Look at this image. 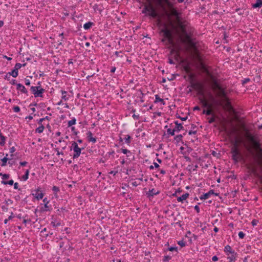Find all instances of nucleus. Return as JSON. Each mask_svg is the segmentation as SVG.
<instances>
[{
	"instance_id": "35",
	"label": "nucleus",
	"mask_w": 262,
	"mask_h": 262,
	"mask_svg": "<svg viewBox=\"0 0 262 262\" xmlns=\"http://www.w3.org/2000/svg\"><path fill=\"white\" fill-rule=\"evenodd\" d=\"M29 171V170H27L25 174L22 177V179L24 181H26L28 179Z\"/></svg>"
},
{
	"instance_id": "39",
	"label": "nucleus",
	"mask_w": 262,
	"mask_h": 262,
	"mask_svg": "<svg viewBox=\"0 0 262 262\" xmlns=\"http://www.w3.org/2000/svg\"><path fill=\"white\" fill-rule=\"evenodd\" d=\"M2 183H3L5 185H12L14 183V182L12 180H11L9 181H2Z\"/></svg>"
},
{
	"instance_id": "3",
	"label": "nucleus",
	"mask_w": 262,
	"mask_h": 262,
	"mask_svg": "<svg viewBox=\"0 0 262 262\" xmlns=\"http://www.w3.org/2000/svg\"><path fill=\"white\" fill-rule=\"evenodd\" d=\"M221 97L222 98L221 100H216L212 96H211V98L215 105L224 107V109L229 111H232L233 108L229 98L227 97V95L225 96H222Z\"/></svg>"
},
{
	"instance_id": "55",
	"label": "nucleus",
	"mask_w": 262,
	"mask_h": 262,
	"mask_svg": "<svg viewBox=\"0 0 262 262\" xmlns=\"http://www.w3.org/2000/svg\"><path fill=\"white\" fill-rule=\"evenodd\" d=\"M214 121H215V118H214V117H213L209 119L208 122L209 123H212L214 122Z\"/></svg>"
},
{
	"instance_id": "40",
	"label": "nucleus",
	"mask_w": 262,
	"mask_h": 262,
	"mask_svg": "<svg viewBox=\"0 0 262 262\" xmlns=\"http://www.w3.org/2000/svg\"><path fill=\"white\" fill-rule=\"evenodd\" d=\"M76 123V119L73 118L71 120H70L68 122V126H71L72 125L75 124Z\"/></svg>"
},
{
	"instance_id": "64",
	"label": "nucleus",
	"mask_w": 262,
	"mask_h": 262,
	"mask_svg": "<svg viewBox=\"0 0 262 262\" xmlns=\"http://www.w3.org/2000/svg\"><path fill=\"white\" fill-rule=\"evenodd\" d=\"M18 184L17 183H15L14 184V188L15 189H18Z\"/></svg>"
},
{
	"instance_id": "27",
	"label": "nucleus",
	"mask_w": 262,
	"mask_h": 262,
	"mask_svg": "<svg viewBox=\"0 0 262 262\" xmlns=\"http://www.w3.org/2000/svg\"><path fill=\"white\" fill-rule=\"evenodd\" d=\"M26 65V63L21 64L20 63H17L15 65L14 69L18 71V70L20 69L22 67H25Z\"/></svg>"
},
{
	"instance_id": "17",
	"label": "nucleus",
	"mask_w": 262,
	"mask_h": 262,
	"mask_svg": "<svg viewBox=\"0 0 262 262\" xmlns=\"http://www.w3.org/2000/svg\"><path fill=\"white\" fill-rule=\"evenodd\" d=\"M200 101L202 103L203 106L204 107H207V108L212 107V105L211 104H209L205 99L202 98L200 99Z\"/></svg>"
},
{
	"instance_id": "46",
	"label": "nucleus",
	"mask_w": 262,
	"mask_h": 262,
	"mask_svg": "<svg viewBox=\"0 0 262 262\" xmlns=\"http://www.w3.org/2000/svg\"><path fill=\"white\" fill-rule=\"evenodd\" d=\"M121 151L124 154H127L128 153H130V151L127 149H123L122 148L121 149Z\"/></svg>"
},
{
	"instance_id": "54",
	"label": "nucleus",
	"mask_w": 262,
	"mask_h": 262,
	"mask_svg": "<svg viewBox=\"0 0 262 262\" xmlns=\"http://www.w3.org/2000/svg\"><path fill=\"white\" fill-rule=\"evenodd\" d=\"M53 190L55 192H58L59 191V189L58 187L54 186L53 187Z\"/></svg>"
},
{
	"instance_id": "63",
	"label": "nucleus",
	"mask_w": 262,
	"mask_h": 262,
	"mask_svg": "<svg viewBox=\"0 0 262 262\" xmlns=\"http://www.w3.org/2000/svg\"><path fill=\"white\" fill-rule=\"evenodd\" d=\"M27 164V162H26V161H24V162H20V165L21 166H25Z\"/></svg>"
},
{
	"instance_id": "34",
	"label": "nucleus",
	"mask_w": 262,
	"mask_h": 262,
	"mask_svg": "<svg viewBox=\"0 0 262 262\" xmlns=\"http://www.w3.org/2000/svg\"><path fill=\"white\" fill-rule=\"evenodd\" d=\"M8 155H6V156H7ZM8 160V158H7V157H4L3 159H2V164H1L2 166H5L6 165V163L7 161Z\"/></svg>"
},
{
	"instance_id": "22",
	"label": "nucleus",
	"mask_w": 262,
	"mask_h": 262,
	"mask_svg": "<svg viewBox=\"0 0 262 262\" xmlns=\"http://www.w3.org/2000/svg\"><path fill=\"white\" fill-rule=\"evenodd\" d=\"M256 152V156L257 157V158L259 160H261L262 159V147L260 148H258L256 150H255Z\"/></svg>"
},
{
	"instance_id": "20",
	"label": "nucleus",
	"mask_w": 262,
	"mask_h": 262,
	"mask_svg": "<svg viewBox=\"0 0 262 262\" xmlns=\"http://www.w3.org/2000/svg\"><path fill=\"white\" fill-rule=\"evenodd\" d=\"M252 7L254 8H260L262 7V0H256V3L252 4Z\"/></svg>"
},
{
	"instance_id": "45",
	"label": "nucleus",
	"mask_w": 262,
	"mask_h": 262,
	"mask_svg": "<svg viewBox=\"0 0 262 262\" xmlns=\"http://www.w3.org/2000/svg\"><path fill=\"white\" fill-rule=\"evenodd\" d=\"M168 63H169L170 64H175L176 63V62L173 59H172V57L171 56H168Z\"/></svg>"
},
{
	"instance_id": "38",
	"label": "nucleus",
	"mask_w": 262,
	"mask_h": 262,
	"mask_svg": "<svg viewBox=\"0 0 262 262\" xmlns=\"http://www.w3.org/2000/svg\"><path fill=\"white\" fill-rule=\"evenodd\" d=\"M130 136L128 135H126L125 137L124 138V140H125V142L127 144H129L130 142Z\"/></svg>"
},
{
	"instance_id": "16",
	"label": "nucleus",
	"mask_w": 262,
	"mask_h": 262,
	"mask_svg": "<svg viewBox=\"0 0 262 262\" xmlns=\"http://www.w3.org/2000/svg\"><path fill=\"white\" fill-rule=\"evenodd\" d=\"M17 89L19 90L23 93L27 94L28 93L25 87L20 83L17 84Z\"/></svg>"
},
{
	"instance_id": "47",
	"label": "nucleus",
	"mask_w": 262,
	"mask_h": 262,
	"mask_svg": "<svg viewBox=\"0 0 262 262\" xmlns=\"http://www.w3.org/2000/svg\"><path fill=\"white\" fill-rule=\"evenodd\" d=\"M13 111L16 113H18L20 111V108L18 106H15L13 107Z\"/></svg>"
},
{
	"instance_id": "48",
	"label": "nucleus",
	"mask_w": 262,
	"mask_h": 262,
	"mask_svg": "<svg viewBox=\"0 0 262 262\" xmlns=\"http://www.w3.org/2000/svg\"><path fill=\"white\" fill-rule=\"evenodd\" d=\"M178 244L181 247H184L185 246V242L183 241H180L178 242Z\"/></svg>"
},
{
	"instance_id": "26",
	"label": "nucleus",
	"mask_w": 262,
	"mask_h": 262,
	"mask_svg": "<svg viewBox=\"0 0 262 262\" xmlns=\"http://www.w3.org/2000/svg\"><path fill=\"white\" fill-rule=\"evenodd\" d=\"M45 127L42 124H41L38 127L36 128L35 132L38 133H41L43 132Z\"/></svg>"
},
{
	"instance_id": "59",
	"label": "nucleus",
	"mask_w": 262,
	"mask_h": 262,
	"mask_svg": "<svg viewBox=\"0 0 262 262\" xmlns=\"http://www.w3.org/2000/svg\"><path fill=\"white\" fill-rule=\"evenodd\" d=\"M212 260L213 261H216L218 260V257L216 256H213L212 257Z\"/></svg>"
},
{
	"instance_id": "60",
	"label": "nucleus",
	"mask_w": 262,
	"mask_h": 262,
	"mask_svg": "<svg viewBox=\"0 0 262 262\" xmlns=\"http://www.w3.org/2000/svg\"><path fill=\"white\" fill-rule=\"evenodd\" d=\"M56 151H57V155H63V152H62V151H61V152H60V151H59V150H58V148H56Z\"/></svg>"
},
{
	"instance_id": "5",
	"label": "nucleus",
	"mask_w": 262,
	"mask_h": 262,
	"mask_svg": "<svg viewBox=\"0 0 262 262\" xmlns=\"http://www.w3.org/2000/svg\"><path fill=\"white\" fill-rule=\"evenodd\" d=\"M181 49V48L179 46L172 48L168 56H171L176 62H179L181 59L180 53Z\"/></svg>"
},
{
	"instance_id": "41",
	"label": "nucleus",
	"mask_w": 262,
	"mask_h": 262,
	"mask_svg": "<svg viewBox=\"0 0 262 262\" xmlns=\"http://www.w3.org/2000/svg\"><path fill=\"white\" fill-rule=\"evenodd\" d=\"M182 138H183V136L182 135H179L174 137V139L177 142H180V141H181L182 140Z\"/></svg>"
},
{
	"instance_id": "44",
	"label": "nucleus",
	"mask_w": 262,
	"mask_h": 262,
	"mask_svg": "<svg viewBox=\"0 0 262 262\" xmlns=\"http://www.w3.org/2000/svg\"><path fill=\"white\" fill-rule=\"evenodd\" d=\"M0 176H2L3 180L8 179L9 178V174H2V173H0Z\"/></svg>"
},
{
	"instance_id": "43",
	"label": "nucleus",
	"mask_w": 262,
	"mask_h": 262,
	"mask_svg": "<svg viewBox=\"0 0 262 262\" xmlns=\"http://www.w3.org/2000/svg\"><path fill=\"white\" fill-rule=\"evenodd\" d=\"M176 131L173 129L168 128L167 130L168 134L171 135V136H173L174 135V132Z\"/></svg>"
},
{
	"instance_id": "21",
	"label": "nucleus",
	"mask_w": 262,
	"mask_h": 262,
	"mask_svg": "<svg viewBox=\"0 0 262 262\" xmlns=\"http://www.w3.org/2000/svg\"><path fill=\"white\" fill-rule=\"evenodd\" d=\"M33 195H35V197L37 200L42 199L43 196V194L42 192H41L39 190H37L36 193L35 194H33Z\"/></svg>"
},
{
	"instance_id": "30",
	"label": "nucleus",
	"mask_w": 262,
	"mask_h": 262,
	"mask_svg": "<svg viewBox=\"0 0 262 262\" xmlns=\"http://www.w3.org/2000/svg\"><path fill=\"white\" fill-rule=\"evenodd\" d=\"M0 145L2 146H4L5 144V137L2 135V134H0Z\"/></svg>"
},
{
	"instance_id": "42",
	"label": "nucleus",
	"mask_w": 262,
	"mask_h": 262,
	"mask_svg": "<svg viewBox=\"0 0 262 262\" xmlns=\"http://www.w3.org/2000/svg\"><path fill=\"white\" fill-rule=\"evenodd\" d=\"M171 257L170 256L165 255L163 257V261L166 262L171 259Z\"/></svg>"
},
{
	"instance_id": "13",
	"label": "nucleus",
	"mask_w": 262,
	"mask_h": 262,
	"mask_svg": "<svg viewBox=\"0 0 262 262\" xmlns=\"http://www.w3.org/2000/svg\"><path fill=\"white\" fill-rule=\"evenodd\" d=\"M33 94L35 97H42V93L45 92V90L40 86H31L30 88Z\"/></svg>"
},
{
	"instance_id": "10",
	"label": "nucleus",
	"mask_w": 262,
	"mask_h": 262,
	"mask_svg": "<svg viewBox=\"0 0 262 262\" xmlns=\"http://www.w3.org/2000/svg\"><path fill=\"white\" fill-rule=\"evenodd\" d=\"M163 33V36L165 39L168 40L169 43L171 45H173V36L171 31L168 29H164L162 30Z\"/></svg>"
},
{
	"instance_id": "8",
	"label": "nucleus",
	"mask_w": 262,
	"mask_h": 262,
	"mask_svg": "<svg viewBox=\"0 0 262 262\" xmlns=\"http://www.w3.org/2000/svg\"><path fill=\"white\" fill-rule=\"evenodd\" d=\"M224 251L228 255L230 254L228 258L229 259L230 261H234L236 256V253L232 249V248L229 245H227L225 247Z\"/></svg>"
},
{
	"instance_id": "28",
	"label": "nucleus",
	"mask_w": 262,
	"mask_h": 262,
	"mask_svg": "<svg viewBox=\"0 0 262 262\" xmlns=\"http://www.w3.org/2000/svg\"><path fill=\"white\" fill-rule=\"evenodd\" d=\"M61 92L62 94V99L67 101L68 99V97L67 96V92L64 90H61Z\"/></svg>"
},
{
	"instance_id": "9",
	"label": "nucleus",
	"mask_w": 262,
	"mask_h": 262,
	"mask_svg": "<svg viewBox=\"0 0 262 262\" xmlns=\"http://www.w3.org/2000/svg\"><path fill=\"white\" fill-rule=\"evenodd\" d=\"M83 148H80L78 147V144L75 142H73L71 146V150H73L74 154L73 156V159H76L79 157L81 154V149Z\"/></svg>"
},
{
	"instance_id": "62",
	"label": "nucleus",
	"mask_w": 262,
	"mask_h": 262,
	"mask_svg": "<svg viewBox=\"0 0 262 262\" xmlns=\"http://www.w3.org/2000/svg\"><path fill=\"white\" fill-rule=\"evenodd\" d=\"M44 121V119L42 118H41L38 121V123L40 124V125L41 124H42V122Z\"/></svg>"
},
{
	"instance_id": "18",
	"label": "nucleus",
	"mask_w": 262,
	"mask_h": 262,
	"mask_svg": "<svg viewBox=\"0 0 262 262\" xmlns=\"http://www.w3.org/2000/svg\"><path fill=\"white\" fill-rule=\"evenodd\" d=\"M87 137L89 142L95 143L96 142V139L93 137V134L91 132H88L87 133Z\"/></svg>"
},
{
	"instance_id": "51",
	"label": "nucleus",
	"mask_w": 262,
	"mask_h": 262,
	"mask_svg": "<svg viewBox=\"0 0 262 262\" xmlns=\"http://www.w3.org/2000/svg\"><path fill=\"white\" fill-rule=\"evenodd\" d=\"M238 236L240 238H243L245 236V234L243 232L241 231L238 233Z\"/></svg>"
},
{
	"instance_id": "7",
	"label": "nucleus",
	"mask_w": 262,
	"mask_h": 262,
	"mask_svg": "<svg viewBox=\"0 0 262 262\" xmlns=\"http://www.w3.org/2000/svg\"><path fill=\"white\" fill-rule=\"evenodd\" d=\"M213 89L217 90L216 94L217 96L222 97L226 95V92L224 88H223L216 81H214L213 84Z\"/></svg>"
},
{
	"instance_id": "32",
	"label": "nucleus",
	"mask_w": 262,
	"mask_h": 262,
	"mask_svg": "<svg viewBox=\"0 0 262 262\" xmlns=\"http://www.w3.org/2000/svg\"><path fill=\"white\" fill-rule=\"evenodd\" d=\"M192 129V130H190L188 133L189 135H194L196 133V130L195 129V128H196V126L195 125H194L193 124H192V127H191Z\"/></svg>"
},
{
	"instance_id": "2",
	"label": "nucleus",
	"mask_w": 262,
	"mask_h": 262,
	"mask_svg": "<svg viewBox=\"0 0 262 262\" xmlns=\"http://www.w3.org/2000/svg\"><path fill=\"white\" fill-rule=\"evenodd\" d=\"M191 35H187L186 37L182 38L181 41L188 46L186 49L187 51L190 52L192 54H196L198 51L196 42L194 39L192 38Z\"/></svg>"
},
{
	"instance_id": "15",
	"label": "nucleus",
	"mask_w": 262,
	"mask_h": 262,
	"mask_svg": "<svg viewBox=\"0 0 262 262\" xmlns=\"http://www.w3.org/2000/svg\"><path fill=\"white\" fill-rule=\"evenodd\" d=\"M171 14L176 17V21H178V19L179 20L182 19V18L180 16V13L174 8H172L171 10Z\"/></svg>"
},
{
	"instance_id": "23",
	"label": "nucleus",
	"mask_w": 262,
	"mask_h": 262,
	"mask_svg": "<svg viewBox=\"0 0 262 262\" xmlns=\"http://www.w3.org/2000/svg\"><path fill=\"white\" fill-rule=\"evenodd\" d=\"M159 193V192H156L154 189H152L151 190H149L148 192L147 193L148 197L153 196L154 195L157 194Z\"/></svg>"
},
{
	"instance_id": "37",
	"label": "nucleus",
	"mask_w": 262,
	"mask_h": 262,
	"mask_svg": "<svg viewBox=\"0 0 262 262\" xmlns=\"http://www.w3.org/2000/svg\"><path fill=\"white\" fill-rule=\"evenodd\" d=\"M212 114L213 111L212 107L208 108V109L206 110V112H205V114L206 115H212Z\"/></svg>"
},
{
	"instance_id": "6",
	"label": "nucleus",
	"mask_w": 262,
	"mask_h": 262,
	"mask_svg": "<svg viewBox=\"0 0 262 262\" xmlns=\"http://www.w3.org/2000/svg\"><path fill=\"white\" fill-rule=\"evenodd\" d=\"M146 12H148V14L154 18L156 17L158 15L155 8L151 3L145 5L143 8L142 13H146Z\"/></svg>"
},
{
	"instance_id": "29",
	"label": "nucleus",
	"mask_w": 262,
	"mask_h": 262,
	"mask_svg": "<svg viewBox=\"0 0 262 262\" xmlns=\"http://www.w3.org/2000/svg\"><path fill=\"white\" fill-rule=\"evenodd\" d=\"M51 225L53 227H58L61 225V223L60 222H58L55 220H54L51 222Z\"/></svg>"
},
{
	"instance_id": "61",
	"label": "nucleus",
	"mask_w": 262,
	"mask_h": 262,
	"mask_svg": "<svg viewBox=\"0 0 262 262\" xmlns=\"http://www.w3.org/2000/svg\"><path fill=\"white\" fill-rule=\"evenodd\" d=\"M49 203L48 201L47 202V203L45 204V207L46 208L45 209L46 211L49 210V206H48V203Z\"/></svg>"
},
{
	"instance_id": "31",
	"label": "nucleus",
	"mask_w": 262,
	"mask_h": 262,
	"mask_svg": "<svg viewBox=\"0 0 262 262\" xmlns=\"http://www.w3.org/2000/svg\"><path fill=\"white\" fill-rule=\"evenodd\" d=\"M92 25L93 23L91 22L86 23L84 25L83 28L85 30H88L92 27Z\"/></svg>"
},
{
	"instance_id": "58",
	"label": "nucleus",
	"mask_w": 262,
	"mask_h": 262,
	"mask_svg": "<svg viewBox=\"0 0 262 262\" xmlns=\"http://www.w3.org/2000/svg\"><path fill=\"white\" fill-rule=\"evenodd\" d=\"M250 81V79L249 78H246L244 79V80L243 81V84H245L246 83L248 82V81Z\"/></svg>"
},
{
	"instance_id": "19",
	"label": "nucleus",
	"mask_w": 262,
	"mask_h": 262,
	"mask_svg": "<svg viewBox=\"0 0 262 262\" xmlns=\"http://www.w3.org/2000/svg\"><path fill=\"white\" fill-rule=\"evenodd\" d=\"M189 194L188 193H186L183 194L182 196L178 197L177 198V201L179 202H182L183 201L186 200L189 197Z\"/></svg>"
},
{
	"instance_id": "25",
	"label": "nucleus",
	"mask_w": 262,
	"mask_h": 262,
	"mask_svg": "<svg viewBox=\"0 0 262 262\" xmlns=\"http://www.w3.org/2000/svg\"><path fill=\"white\" fill-rule=\"evenodd\" d=\"M155 97H156V99L155 100V103H157V102H161L163 104H165L164 100L162 98H160V97L158 96V95H156Z\"/></svg>"
},
{
	"instance_id": "57",
	"label": "nucleus",
	"mask_w": 262,
	"mask_h": 262,
	"mask_svg": "<svg viewBox=\"0 0 262 262\" xmlns=\"http://www.w3.org/2000/svg\"><path fill=\"white\" fill-rule=\"evenodd\" d=\"M194 209L198 213L200 212V208L198 205H195L194 206Z\"/></svg>"
},
{
	"instance_id": "12",
	"label": "nucleus",
	"mask_w": 262,
	"mask_h": 262,
	"mask_svg": "<svg viewBox=\"0 0 262 262\" xmlns=\"http://www.w3.org/2000/svg\"><path fill=\"white\" fill-rule=\"evenodd\" d=\"M191 87L197 91L200 95L202 96L204 95V85L198 82H192L191 84Z\"/></svg>"
},
{
	"instance_id": "24",
	"label": "nucleus",
	"mask_w": 262,
	"mask_h": 262,
	"mask_svg": "<svg viewBox=\"0 0 262 262\" xmlns=\"http://www.w3.org/2000/svg\"><path fill=\"white\" fill-rule=\"evenodd\" d=\"M9 78H10V76H12L13 77H16L18 76V71L14 69L11 72H9Z\"/></svg>"
},
{
	"instance_id": "36",
	"label": "nucleus",
	"mask_w": 262,
	"mask_h": 262,
	"mask_svg": "<svg viewBox=\"0 0 262 262\" xmlns=\"http://www.w3.org/2000/svg\"><path fill=\"white\" fill-rule=\"evenodd\" d=\"M209 196H210L209 193H208L207 192V193H206L204 194L203 195H202L200 197V198L201 200H205V199H208Z\"/></svg>"
},
{
	"instance_id": "1",
	"label": "nucleus",
	"mask_w": 262,
	"mask_h": 262,
	"mask_svg": "<svg viewBox=\"0 0 262 262\" xmlns=\"http://www.w3.org/2000/svg\"><path fill=\"white\" fill-rule=\"evenodd\" d=\"M177 27L172 25L173 28L175 29L177 34L179 35L181 39L183 37H186L187 35H192L193 33V29L191 28L189 23L182 19H178L176 21Z\"/></svg>"
},
{
	"instance_id": "11",
	"label": "nucleus",
	"mask_w": 262,
	"mask_h": 262,
	"mask_svg": "<svg viewBox=\"0 0 262 262\" xmlns=\"http://www.w3.org/2000/svg\"><path fill=\"white\" fill-rule=\"evenodd\" d=\"M248 139H250L252 143L253 148L255 150L262 147V142L261 143L259 140L256 139H258V138L250 135L248 136Z\"/></svg>"
},
{
	"instance_id": "50",
	"label": "nucleus",
	"mask_w": 262,
	"mask_h": 262,
	"mask_svg": "<svg viewBox=\"0 0 262 262\" xmlns=\"http://www.w3.org/2000/svg\"><path fill=\"white\" fill-rule=\"evenodd\" d=\"M258 221L256 220H253L252 222H251V224L253 226H256L257 223H258Z\"/></svg>"
},
{
	"instance_id": "56",
	"label": "nucleus",
	"mask_w": 262,
	"mask_h": 262,
	"mask_svg": "<svg viewBox=\"0 0 262 262\" xmlns=\"http://www.w3.org/2000/svg\"><path fill=\"white\" fill-rule=\"evenodd\" d=\"M25 84L26 85H30V81L29 79H25Z\"/></svg>"
},
{
	"instance_id": "52",
	"label": "nucleus",
	"mask_w": 262,
	"mask_h": 262,
	"mask_svg": "<svg viewBox=\"0 0 262 262\" xmlns=\"http://www.w3.org/2000/svg\"><path fill=\"white\" fill-rule=\"evenodd\" d=\"M169 251H176L177 252V247H170L168 249Z\"/></svg>"
},
{
	"instance_id": "4",
	"label": "nucleus",
	"mask_w": 262,
	"mask_h": 262,
	"mask_svg": "<svg viewBox=\"0 0 262 262\" xmlns=\"http://www.w3.org/2000/svg\"><path fill=\"white\" fill-rule=\"evenodd\" d=\"M231 154L233 160L235 162H238L242 158L241 153L238 147V142L235 140L231 148Z\"/></svg>"
},
{
	"instance_id": "14",
	"label": "nucleus",
	"mask_w": 262,
	"mask_h": 262,
	"mask_svg": "<svg viewBox=\"0 0 262 262\" xmlns=\"http://www.w3.org/2000/svg\"><path fill=\"white\" fill-rule=\"evenodd\" d=\"M171 0H159V4H161L162 2L165 3L167 6L171 10L173 7V3L171 2Z\"/></svg>"
},
{
	"instance_id": "53",
	"label": "nucleus",
	"mask_w": 262,
	"mask_h": 262,
	"mask_svg": "<svg viewBox=\"0 0 262 262\" xmlns=\"http://www.w3.org/2000/svg\"><path fill=\"white\" fill-rule=\"evenodd\" d=\"M2 209L3 211H5V212H7L8 210V208L7 206H2Z\"/></svg>"
},
{
	"instance_id": "33",
	"label": "nucleus",
	"mask_w": 262,
	"mask_h": 262,
	"mask_svg": "<svg viewBox=\"0 0 262 262\" xmlns=\"http://www.w3.org/2000/svg\"><path fill=\"white\" fill-rule=\"evenodd\" d=\"M183 129V126H182V124H179V125L176 126L174 128H173V129L176 132H178L180 131L181 130H182Z\"/></svg>"
},
{
	"instance_id": "49",
	"label": "nucleus",
	"mask_w": 262,
	"mask_h": 262,
	"mask_svg": "<svg viewBox=\"0 0 262 262\" xmlns=\"http://www.w3.org/2000/svg\"><path fill=\"white\" fill-rule=\"evenodd\" d=\"M250 170H251V172H252L253 174H255V175H257V172H256V168H255V167H252V168H250Z\"/></svg>"
}]
</instances>
